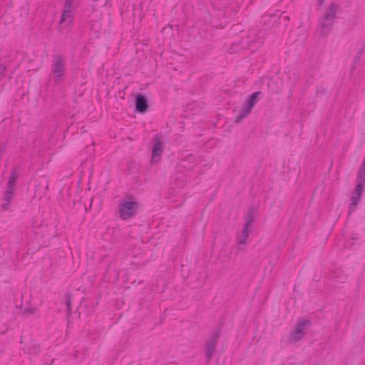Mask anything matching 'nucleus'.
<instances>
[{
	"instance_id": "nucleus-1",
	"label": "nucleus",
	"mask_w": 365,
	"mask_h": 365,
	"mask_svg": "<svg viewBox=\"0 0 365 365\" xmlns=\"http://www.w3.org/2000/svg\"><path fill=\"white\" fill-rule=\"evenodd\" d=\"M66 75V60L63 56H58L53 61L51 76L55 83H61L64 81Z\"/></svg>"
},
{
	"instance_id": "nucleus-2",
	"label": "nucleus",
	"mask_w": 365,
	"mask_h": 365,
	"mask_svg": "<svg viewBox=\"0 0 365 365\" xmlns=\"http://www.w3.org/2000/svg\"><path fill=\"white\" fill-rule=\"evenodd\" d=\"M337 10V5L334 4H331L323 17L320 19L318 31L321 35L326 36L331 30Z\"/></svg>"
},
{
	"instance_id": "nucleus-3",
	"label": "nucleus",
	"mask_w": 365,
	"mask_h": 365,
	"mask_svg": "<svg viewBox=\"0 0 365 365\" xmlns=\"http://www.w3.org/2000/svg\"><path fill=\"white\" fill-rule=\"evenodd\" d=\"M260 94L261 92L259 91L255 92L247 98L245 104L240 109L238 115L235 118V123H239L250 114L253 107L257 103Z\"/></svg>"
},
{
	"instance_id": "nucleus-4",
	"label": "nucleus",
	"mask_w": 365,
	"mask_h": 365,
	"mask_svg": "<svg viewBox=\"0 0 365 365\" xmlns=\"http://www.w3.org/2000/svg\"><path fill=\"white\" fill-rule=\"evenodd\" d=\"M75 14L76 6L73 0H65L60 24L62 26H70L73 23Z\"/></svg>"
},
{
	"instance_id": "nucleus-5",
	"label": "nucleus",
	"mask_w": 365,
	"mask_h": 365,
	"mask_svg": "<svg viewBox=\"0 0 365 365\" xmlns=\"http://www.w3.org/2000/svg\"><path fill=\"white\" fill-rule=\"evenodd\" d=\"M312 324L309 319H302L299 320L294 329L291 332L289 340L290 342H297L305 334L307 329L311 327Z\"/></svg>"
},
{
	"instance_id": "nucleus-6",
	"label": "nucleus",
	"mask_w": 365,
	"mask_h": 365,
	"mask_svg": "<svg viewBox=\"0 0 365 365\" xmlns=\"http://www.w3.org/2000/svg\"><path fill=\"white\" fill-rule=\"evenodd\" d=\"M138 208V203L134 201H127L123 202L119 209L120 217L123 220H127L135 215Z\"/></svg>"
},
{
	"instance_id": "nucleus-7",
	"label": "nucleus",
	"mask_w": 365,
	"mask_h": 365,
	"mask_svg": "<svg viewBox=\"0 0 365 365\" xmlns=\"http://www.w3.org/2000/svg\"><path fill=\"white\" fill-rule=\"evenodd\" d=\"M163 145L158 136H155L153 140L151 163L153 164L158 163L160 161L161 155L163 153Z\"/></svg>"
},
{
	"instance_id": "nucleus-8",
	"label": "nucleus",
	"mask_w": 365,
	"mask_h": 365,
	"mask_svg": "<svg viewBox=\"0 0 365 365\" xmlns=\"http://www.w3.org/2000/svg\"><path fill=\"white\" fill-rule=\"evenodd\" d=\"M364 187L361 185H356L352 191L350 197V205L349 207V215H351L356 208L357 205L359 203Z\"/></svg>"
},
{
	"instance_id": "nucleus-9",
	"label": "nucleus",
	"mask_w": 365,
	"mask_h": 365,
	"mask_svg": "<svg viewBox=\"0 0 365 365\" xmlns=\"http://www.w3.org/2000/svg\"><path fill=\"white\" fill-rule=\"evenodd\" d=\"M253 220H254L252 215H249L247 217L244 227L241 233L237 237V242L240 245H245L247 244V240L250 233L249 227L251 226Z\"/></svg>"
},
{
	"instance_id": "nucleus-10",
	"label": "nucleus",
	"mask_w": 365,
	"mask_h": 365,
	"mask_svg": "<svg viewBox=\"0 0 365 365\" xmlns=\"http://www.w3.org/2000/svg\"><path fill=\"white\" fill-rule=\"evenodd\" d=\"M218 339V334L215 333L208 340L206 346V356L208 359L213 356L215 351L217 341Z\"/></svg>"
},
{
	"instance_id": "nucleus-11",
	"label": "nucleus",
	"mask_w": 365,
	"mask_h": 365,
	"mask_svg": "<svg viewBox=\"0 0 365 365\" xmlns=\"http://www.w3.org/2000/svg\"><path fill=\"white\" fill-rule=\"evenodd\" d=\"M135 106L138 111L141 113L145 112L148 108L146 98L142 95H138L135 99Z\"/></svg>"
},
{
	"instance_id": "nucleus-12",
	"label": "nucleus",
	"mask_w": 365,
	"mask_h": 365,
	"mask_svg": "<svg viewBox=\"0 0 365 365\" xmlns=\"http://www.w3.org/2000/svg\"><path fill=\"white\" fill-rule=\"evenodd\" d=\"M19 178V172L17 169H14L10 175L8 180L7 188L10 190H15V182Z\"/></svg>"
},
{
	"instance_id": "nucleus-13",
	"label": "nucleus",
	"mask_w": 365,
	"mask_h": 365,
	"mask_svg": "<svg viewBox=\"0 0 365 365\" xmlns=\"http://www.w3.org/2000/svg\"><path fill=\"white\" fill-rule=\"evenodd\" d=\"M356 182L357 185H362V187H364V185L365 183V158L362 167L357 175Z\"/></svg>"
},
{
	"instance_id": "nucleus-14",
	"label": "nucleus",
	"mask_w": 365,
	"mask_h": 365,
	"mask_svg": "<svg viewBox=\"0 0 365 365\" xmlns=\"http://www.w3.org/2000/svg\"><path fill=\"white\" fill-rule=\"evenodd\" d=\"M14 190H10L7 188V190L4 192L3 195V200L4 202H10L12 197Z\"/></svg>"
},
{
	"instance_id": "nucleus-15",
	"label": "nucleus",
	"mask_w": 365,
	"mask_h": 365,
	"mask_svg": "<svg viewBox=\"0 0 365 365\" xmlns=\"http://www.w3.org/2000/svg\"><path fill=\"white\" fill-rule=\"evenodd\" d=\"M9 205H10V202H4V203H2L1 205L0 209H1V210H3V211L9 209Z\"/></svg>"
},
{
	"instance_id": "nucleus-16",
	"label": "nucleus",
	"mask_w": 365,
	"mask_h": 365,
	"mask_svg": "<svg viewBox=\"0 0 365 365\" xmlns=\"http://www.w3.org/2000/svg\"><path fill=\"white\" fill-rule=\"evenodd\" d=\"M5 70H6V67L2 65L0 66V76L4 75Z\"/></svg>"
},
{
	"instance_id": "nucleus-17",
	"label": "nucleus",
	"mask_w": 365,
	"mask_h": 365,
	"mask_svg": "<svg viewBox=\"0 0 365 365\" xmlns=\"http://www.w3.org/2000/svg\"><path fill=\"white\" fill-rule=\"evenodd\" d=\"M325 0H319V4L322 5L324 3Z\"/></svg>"
},
{
	"instance_id": "nucleus-18",
	"label": "nucleus",
	"mask_w": 365,
	"mask_h": 365,
	"mask_svg": "<svg viewBox=\"0 0 365 365\" xmlns=\"http://www.w3.org/2000/svg\"><path fill=\"white\" fill-rule=\"evenodd\" d=\"M43 181H44V182H45V184L46 185V188H47L48 187V182H46V180H43Z\"/></svg>"
},
{
	"instance_id": "nucleus-19",
	"label": "nucleus",
	"mask_w": 365,
	"mask_h": 365,
	"mask_svg": "<svg viewBox=\"0 0 365 365\" xmlns=\"http://www.w3.org/2000/svg\"><path fill=\"white\" fill-rule=\"evenodd\" d=\"M29 312L33 314L34 313V310L31 309V310H29Z\"/></svg>"
},
{
	"instance_id": "nucleus-20",
	"label": "nucleus",
	"mask_w": 365,
	"mask_h": 365,
	"mask_svg": "<svg viewBox=\"0 0 365 365\" xmlns=\"http://www.w3.org/2000/svg\"><path fill=\"white\" fill-rule=\"evenodd\" d=\"M70 303H71L70 302H68V303H67V306H68V307H70Z\"/></svg>"
}]
</instances>
